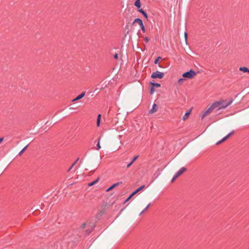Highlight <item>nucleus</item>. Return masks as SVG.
Wrapping results in <instances>:
<instances>
[{"instance_id": "f257e3e1", "label": "nucleus", "mask_w": 249, "mask_h": 249, "mask_svg": "<svg viewBox=\"0 0 249 249\" xmlns=\"http://www.w3.org/2000/svg\"><path fill=\"white\" fill-rule=\"evenodd\" d=\"M232 103V101L230 100L228 102H226L223 100H220L218 101L215 102L213 103L215 108H218L217 110H220L221 109H223L226 108L229 105H230Z\"/></svg>"}, {"instance_id": "f03ea898", "label": "nucleus", "mask_w": 249, "mask_h": 249, "mask_svg": "<svg viewBox=\"0 0 249 249\" xmlns=\"http://www.w3.org/2000/svg\"><path fill=\"white\" fill-rule=\"evenodd\" d=\"M196 74L197 72L192 70H191L188 71L183 73L182 76V77L185 78V79L187 80L194 78V77L196 75Z\"/></svg>"}, {"instance_id": "7ed1b4c3", "label": "nucleus", "mask_w": 249, "mask_h": 249, "mask_svg": "<svg viewBox=\"0 0 249 249\" xmlns=\"http://www.w3.org/2000/svg\"><path fill=\"white\" fill-rule=\"evenodd\" d=\"M215 108L214 105L213 103L209 107V108L205 110L201 116V118L203 119L205 116H208L209 114H210L213 110Z\"/></svg>"}, {"instance_id": "20e7f679", "label": "nucleus", "mask_w": 249, "mask_h": 249, "mask_svg": "<svg viewBox=\"0 0 249 249\" xmlns=\"http://www.w3.org/2000/svg\"><path fill=\"white\" fill-rule=\"evenodd\" d=\"M164 73L162 72H160L159 71H156L153 72L151 75V77L152 78H159L161 79L164 76Z\"/></svg>"}, {"instance_id": "39448f33", "label": "nucleus", "mask_w": 249, "mask_h": 249, "mask_svg": "<svg viewBox=\"0 0 249 249\" xmlns=\"http://www.w3.org/2000/svg\"><path fill=\"white\" fill-rule=\"evenodd\" d=\"M187 171V168L185 167H183L181 168L176 173V175L179 177L183 173Z\"/></svg>"}, {"instance_id": "423d86ee", "label": "nucleus", "mask_w": 249, "mask_h": 249, "mask_svg": "<svg viewBox=\"0 0 249 249\" xmlns=\"http://www.w3.org/2000/svg\"><path fill=\"white\" fill-rule=\"evenodd\" d=\"M232 134V132H231L229 134H228L226 136H225V137H224L221 140L217 142H216V144L217 145H218V144H220V143H221L222 142H224L225 141H226L227 139H228L231 136V135Z\"/></svg>"}, {"instance_id": "0eeeda50", "label": "nucleus", "mask_w": 249, "mask_h": 249, "mask_svg": "<svg viewBox=\"0 0 249 249\" xmlns=\"http://www.w3.org/2000/svg\"><path fill=\"white\" fill-rule=\"evenodd\" d=\"M158 106L156 104H154L152 108L149 111V113L153 114L156 112L158 110Z\"/></svg>"}, {"instance_id": "6e6552de", "label": "nucleus", "mask_w": 249, "mask_h": 249, "mask_svg": "<svg viewBox=\"0 0 249 249\" xmlns=\"http://www.w3.org/2000/svg\"><path fill=\"white\" fill-rule=\"evenodd\" d=\"M145 188V185H142L138 189H137L136 190H135L133 192H132L131 195L133 196L134 195H135L137 193H138L139 192L142 190L143 188Z\"/></svg>"}, {"instance_id": "1a4fd4ad", "label": "nucleus", "mask_w": 249, "mask_h": 249, "mask_svg": "<svg viewBox=\"0 0 249 249\" xmlns=\"http://www.w3.org/2000/svg\"><path fill=\"white\" fill-rule=\"evenodd\" d=\"M85 93L84 92L81 93L80 94L78 95L75 99L72 100V102H75L77 100H80L84 97Z\"/></svg>"}, {"instance_id": "9d476101", "label": "nucleus", "mask_w": 249, "mask_h": 249, "mask_svg": "<svg viewBox=\"0 0 249 249\" xmlns=\"http://www.w3.org/2000/svg\"><path fill=\"white\" fill-rule=\"evenodd\" d=\"M120 183H122V182H117L116 183H114L112 184L110 187H109L108 189H107L106 192H109L115 187H117L119 185Z\"/></svg>"}, {"instance_id": "9b49d317", "label": "nucleus", "mask_w": 249, "mask_h": 249, "mask_svg": "<svg viewBox=\"0 0 249 249\" xmlns=\"http://www.w3.org/2000/svg\"><path fill=\"white\" fill-rule=\"evenodd\" d=\"M191 110H188L183 116L182 119L183 121L186 120L189 117V115L191 113Z\"/></svg>"}, {"instance_id": "f8f14e48", "label": "nucleus", "mask_w": 249, "mask_h": 249, "mask_svg": "<svg viewBox=\"0 0 249 249\" xmlns=\"http://www.w3.org/2000/svg\"><path fill=\"white\" fill-rule=\"evenodd\" d=\"M135 23H138L140 26L143 24L142 20L140 18H136L133 22V24Z\"/></svg>"}, {"instance_id": "ddd939ff", "label": "nucleus", "mask_w": 249, "mask_h": 249, "mask_svg": "<svg viewBox=\"0 0 249 249\" xmlns=\"http://www.w3.org/2000/svg\"><path fill=\"white\" fill-rule=\"evenodd\" d=\"M239 70L244 72H248L249 73V69L245 67H240L239 68Z\"/></svg>"}, {"instance_id": "4468645a", "label": "nucleus", "mask_w": 249, "mask_h": 249, "mask_svg": "<svg viewBox=\"0 0 249 249\" xmlns=\"http://www.w3.org/2000/svg\"><path fill=\"white\" fill-rule=\"evenodd\" d=\"M99 180V178H97L96 179H95V180L88 183V186H93L94 185V184H95L96 183H97L98 182Z\"/></svg>"}, {"instance_id": "2eb2a0df", "label": "nucleus", "mask_w": 249, "mask_h": 249, "mask_svg": "<svg viewBox=\"0 0 249 249\" xmlns=\"http://www.w3.org/2000/svg\"><path fill=\"white\" fill-rule=\"evenodd\" d=\"M140 12H141L143 16L144 17L146 18L147 19L148 18V16H147V14L143 10H142V9H139L138 10Z\"/></svg>"}, {"instance_id": "dca6fc26", "label": "nucleus", "mask_w": 249, "mask_h": 249, "mask_svg": "<svg viewBox=\"0 0 249 249\" xmlns=\"http://www.w3.org/2000/svg\"><path fill=\"white\" fill-rule=\"evenodd\" d=\"M134 5H135V6L137 7L138 8H140L141 7L140 0H136L134 3Z\"/></svg>"}, {"instance_id": "f3484780", "label": "nucleus", "mask_w": 249, "mask_h": 249, "mask_svg": "<svg viewBox=\"0 0 249 249\" xmlns=\"http://www.w3.org/2000/svg\"><path fill=\"white\" fill-rule=\"evenodd\" d=\"M185 80H186V79H185V78L183 77V78H180L178 80V84L179 85H181V84H182L184 82V81Z\"/></svg>"}, {"instance_id": "a211bd4d", "label": "nucleus", "mask_w": 249, "mask_h": 249, "mask_svg": "<svg viewBox=\"0 0 249 249\" xmlns=\"http://www.w3.org/2000/svg\"><path fill=\"white\" fill-rule=\"evenodd\" d=\"M101 114H99L98 115V117H97V125L98 126H100V120H101Z\"/></svg>"}, {"instance_id": "6ab92c4d", "label": "nucleus", "mask_w": 249, "mask_h": 249, "mask_svg": "<svg viewBox=\"0 0 249 249\" xmlns=\"http://www.w3.org/2000/svg\"><path fill=\"white\" fill-rule=\"evenodd\" d=\"M79 158H78L72 164V165L69 167V168L68 169L67 172H70V170L72 168V167L74 166V165L75 164L76 162L78 160Z\"/></svg>"}, {"instance_id": "aec40b11", "label": "nucleus", "mask_w": 249, "mask_h": 249, "mask_svg": "<svg viewBox=\"0 0 249 249\" xmlns=\"http://www.w3.org/2000/svg\"><path fill=\"white\" fill-rule=\"evenodd\" d=\"M27 146L28 145H26L19 152V155H22L24 153V151L26 150Z\"/></svg>"}, {"instance_id": "412c9836", "label": "nucleus", "mask_w": 249, "mask_h": 249, "mask_svg": "<svg viewBox=\"0 0 249 249\" xmlns=\"http://www.w3.org/2000/svg\"><path fill=\"white\" fill-rule=\"evenodd\" d=\"M151 84L153 86L156 88H159L160 87V84L157 83H151Z\"/></svg>"}, {"instance_id": "4be33fe9", "label": "nucleus", "mask_w": 249, "mask_h": 249, "mask_svg": "<svg viewBox=\"0 0 249 249\" xmlns=\"http://www.w3.org/2000/svg\"><path fill=\"white\" fill-rule=\"evenodd\" d=\"M132 197H133V196L130 194L129 195V196L125 199V200L124 202V203H125L126 202L128 201Z\"/></svg>"}, {"instance_id": "5701e85b", "label": "nucleus", "mask_w": 249, "mask_h": 249, "mask_svg": "<svg viewBox=\"0 0 249 249\" xmlns=\"http://www.w3.org/2000/svg\"><path fill=\"white\" fill-rule=\"evenodd\" d=\"M161 57L159 56L154 61L155 64H157L159 63V61L161 59Z\"/></svg>"}, {"instance_id": "b1692460", "label": "nucleus", "mask_w": 249, "mask_h": 249, "mask_svg": "<svg viewBox=\"0 0 249 249\" xmlns=\"http://www.w3.org/2000/svg\"><path fill=\"white\" fill-rule=\"evenodd\" d=\"M151 204L149 203L148 205L143 209V210L142 211V213L145 212L149 208V207L150 206Z\"/></svg>"}, {"instance_id": "393cba45", "label": "nucleus", "mask_w": 249, "mask_h": 249, "mask_svg": "<svg viewBox=\"0 0 249 249\" xmlns=\"http://www.w3.org/2000/svg\"><path fill=\"white\" fill-rule=\"evenodd\" d=\"M184 38H185V43L187 44V33L186 32H185L184 33Z\"/></svg>"}, {"instance_id": "a878e982", "label": "nucleus", "mask_w": 249, "mask_h": 249, "mask_svg": "<svg viewBox=\"0 0 249 249\" xmlns=\"http://www.w3.org/2000/svg\"><path fill=\"white\" fill-rule=\"evenodd\" d=\"M140 27H141L142 30L143 32V33H144L145 32V28H144L143 24L141 25Z\"/></svg>"}, {"instance_id": "bb28decb", "label": "nucleus", "mask_w": 249, "mask_h": 249, "mask_svg": "<svg viewBox=\"0 0 249 249\" xmlns=\"http://www.w3.org/2000/svg\"><path fill=\"white\" fill-rule=\"evenodd\" d=\"M178 178V177L175 174L174 175V176L173 177V178L171 180V182H173V181H174V180L177 178Z\"/></svg>"}, {"instance_id": "cd10ccee", "label": "nucleus", "mask_w": 249, "mask_h": 249, "mask_svg": "<svg viewBox=\"0 0 249 249\" xmlns=\"http://www.w3.org/2000/svg\"><path fill=\"white\" fill-rule=\"evenodd\" d=\"M99 141H100V139H99L98 142V143L97 144V149L98 150L101 148V146H100V144Z\"/></svg>"}, {"instance_id": "c85d7f7f", "label": "nucleus", "mask_w": 249, "mask_h": 249, "mask_svg": "<svg viewBox=\"0 0 249 249\" xmlns=\"http://www.w3.org/2000/svg\"><path fill=\"white\" fill-rule=\"evenodd\" d=\"M139 157H134L133 159L131 161L133 163V162L136 160Z\"/></svg>"}, {"instance_id": "c756f323", "label": "nucleus", "mask_w": 249, "mask_h": 249, "mask_svg": "<svg viewBox=\"0 0 249 249\" xmlns=\"http://www.w3.org/2000/svg\"><path fill=\"white\" fill-rule=\"evenodd\" d=\"M132 164H133V163L131 161H130V162H129V163H128L127 164L126 167L127 168L130 167Z\"/></svg>"}, {"instance_id": "7c9ffc66", "label": "nucleus", "mask_w": 249, "mask_h": 249, "mask_svg": "<svg viewBox=\"0 0 249 249\" xmlns=\"http://www.w3.org/2000/svg\"><path fill=\"white\" fill-rule=\"evenodd\" d=\"M114 58L116 59H118V54L117 53H115L114 55Z\"/></svg>"}, {"instance_id": "2f4dec72", "label": "nucleus", "mask_w": 249, "mask_h": 249, "mask_svg": "<svg viewBox=\"0 0 249 249\" xmlns=\"http://www.w3.org/2000/svg\"><path fill=\"white\" fill-rule=\"evenodd\" d=\"M155 90L153 88H152L150 89V93L152 94L154 92Z\"/></svg>"}, {"instance_id": "473e14b6", "label": "nucleus", "mask_w": 249, "mask_h": 249, "mask_svg": "<svg viewBox=\"0 0 249 249\" xmlns=\"http://www.w3.org/2000/svg\"><path fill=\"white\" fill-rule=\"evenodd\" d=\"M144 40L146 42H148L149 41V39L147 37H145Z\"/></svg>"}, {"instance_id": "72a5a7b5", "label": "nucleus", "mask_w": 249, "mask_h": 249, "mask_svg": "<svg viewBox=\"0 0 249 249\" xmlns=\"http://www.w3.org/2000/svg\"><path fill=\"white\" fill-rule=\"evenodd\" d=\"M4 138L3 137L0 138V144L3 141Z\"/></svg>"}, {"instance_id": "f704fd0d", "label": "nucleus", "mask_w": 249, "mask_h": 249, "mask_svg": "<svg viewBox=\"0 0 249 249\" xmlns=\"http://www.w3.org/2000/svg\"><path fill=\"white\" fill-rule=\"evenodd\" d=\"M85 225H86V223H84L82 225H81V228H83V229H84L85 228Z\"/></svg>"}, {"instance_id": "c9c22d12", "label": "nucleus", "mask_w": 249, "mask_h": 249, "mask_svg": "<svg viewBox=\"0 0 249 249\" xmlns=\"http://www.w3.org/2000/svg\"><path fill=\"white\" fill-rule=\"evenodd\" d=\"M125 209V207L123 208L120 211L119 213L120 214Z\"/></svg>"}, {"instance_id": "e433bc0d", "label": "nucleus", "mask_w": 249, "mask_h": 249, "mask_svg": "<svg viewBox=\"0 0 249 249\" xmlns=\"http://www.w3.org/2000/svg\"><path fill=\"white\" fill-rule=\"evenodd\" d=\"M92 230H87V231L88 232V234H89L91 232Z\"/></svg>"}, {"instance_id": "4c0bfd02", "label": "nucleus", "mask_w": 249, "mask_h": 249, "mask_svg": "<svg viewBox=\"0 0 249 249\" xmlns=\"http://www.w3.org/2000/svg\"><path fill=\"white\" fill-rule=\"evenodd\" d=\"M143 213H142V212L140 213V215H141Z\"/></svg>"}]
</instances>
